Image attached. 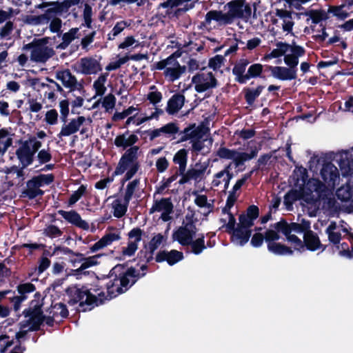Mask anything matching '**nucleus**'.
<instances>
[{"label": "nucleus", "mask_w": 353, "mask_h": 353, "mask_svg": "<svg viewBox=\"0 0 353 353\" xmlns=\"http://www.w3.org/2000/svg\"><path fill=\"white\" fill-rule=\"evenodd\" d=\"M46 81L49 82L50 84H46L44 83H42L41 84V86L42 88H48L49 90H52L54 91L57 90L60 92V94L62 95L63 97L67 98L68 95L69 94V92H65L63 88L55 81L53 79H50L49 77L46 78Z\"/></svg>", "instance_id": "47"}, {"label": "nucleus", "mask_w": 353, "mask_h": 353, "mask_svg": "<svg viewBox=\"0 0 353 353\" xmlns=\"http://www.w3.org/2000/svg\"><path fill=\"white\" fill-rule=\"evenodd\" d=\"M57 213L60 214L67 222L72 225L83 230H89V223L81 219V215L74 210L65 211L59 210Z\"/></svg>", "instance_id": "13"}, {"label": "nucleus", "mask_w": 353, "mask_h": 353, "mask_svg": "<svg viewBox=\"0 0 353 353\" xmlns=\"http://www.w3.org/2000/svg\"><path fill=\"white\" fill-rule=\"evenodd\" d=\"M301 199L300 192L296 190H290L284 196V205L287 210L292 209L293 203Z\"/></svg>", "instance_id": "42"}, {"label": "nucleus", "mask_w": 353, "mask_h": 353, "mask_svg": "<svg viewBox=\"0 0 353 353\" xmlns=\"http://www.w3.org/2000/svg\"><path fill=\"white\" fill-rule=\"evenodd\" d=\"M224 61L225 58L223 56L216 54L209 59L208 67L216 71L221 67Z\"/></svg>", "instance_id": "55"}, {"label": "nucleus", "mask_w": 353, "mask_h": 353, "mask_svg": "<svg viewBox=\"0 0 353 353\" xmlns=\"http://www.w3.org/2000/svg\"><path fill=\"white\" fill-rule=\"evenodd\" d=\"M79 29L78 28H72L68 32L63 33L62 36V42L59 44L57 48L62 50L65 49L72 41L78 38L77 34Z\"/></svg>", "instance_id": "37"}, {"label": "nucleus", "mask_w": 353, "mask_h": 353, "mask_svg": "<svg viewBox=\"0 0 353 353\" xmlns=\"http://www.w3.org/2000/svg\"><path fill=\"white\" fill-rule=\"evenodd\" d=\"M347 152H344L339 160V165L342 170H345V174H349L352 171L351 163H353V160H350L347 158Z\"/></svg>", "instance_id": "50"}, {"label": "nucleus", "mask_w": 353, "mask_h": 353, "mask_svg": "<svg viewBox=\"0 0 353 353\" xmlns=\"http://www.w3.org/2000/svg\"><path fill=\"white\" fill-rule=\"evenodd\" d=\"M116 103V98L112 93L106 95L102 101V106L105 109L106 112L114 108Z\"/></svg>", "instance_id": "59"}, {"label": "nucleus", "mask_w": 353, "mask_h": 353, "mask_svg": "<svg viewBox=\"0 0 353 353\" xmlns=\"http://www.w3.org/2000/svg\"><path fill=\"white\" fill-rule=\"evenodd\" d=\"M212 20L219 23V24H230L226 13H223L221 10H212L207 12L205 23L210 24Z\"/></svg>", "instance_id": "27"}, {"label": "nucleus", "mask_w": 353, "mask_h": 353, "mask_svg": "<svg viewBox=\"0 0 353 353\" xmlns=\"http://www.w3.org/2000/svg\"><path fill=\"white\" fill-rule=\"evenodd\" d=\"M79 259L78 261L77 260H71L72 263H73V265L75 266V263L77 261L81 262L83 261L81 266L77 268V270H72V271L74 272V275H79L81 272L83 271L84 270L92 267L97 263V261L95 259V256H90L88 258H84L83 256H79Z\"/></svg>", "instance_id": "33"}, {"label": "nucleus", "mask_w": 353, "mask_h": 353, "mask_svg": "<svg viewBox=\"0 0 353 353\" xmlns=\"http://www.w3.org/2000/svg\"><path fill=\"white\" fill-rule=\"evenodd\" d=\"M9 132L6 128L0 129V157L5 154L12 144V139L8 137Z\"/></svg>", "instance_id": "35"}, {"label": "nucleus", "mask_w": 353, "mask_h": 353, "mask_svg": "<svg viewBox=\"0 0 353 353\" xmlns=\"http://www.w3.org/2000/svg\"><path fill=\"white\" fill-rule=\"evenodd\" d=\"M140 183V179H135L132 181H130L128 184L127 185L125 192L123 196L124 201H129L132 198L133 194L136 190V188L139 186Z\"/></svg>", "instance_id": "48"}, {"label": "nucleus", "mask_w": 353, "mask_h": 353, "mask_svg": "<svg viewBox=\"0 0 353 353\" xmlns=\"http://www.w3.org/2000/svg\"><path fill=\"white\" fill-rule=\"evenodd\" d=\"M264 236L267 245H268V243H274L276 242V241H278L280 239V235L275 229L267 230L265 232Z\"/></svg>", "instance_id": "64"}, {"label": "nucleus", "mask_w": 353, "mask_h": 353, "mask_svg": "<svg viewBox=\"0 0 353 353\" xmlns=\"http://www.w3.org/2000/svg\"><path fill=\"white\" fill-rule=\"evenodd\" d=\"M42 304L39 303L37 300H32L30 302V307L23 310V314L25 317L30 319L26 321V323L21 326V328H24L27 325L31 324L28 330L30 332L39 331L41 325L45 321V315L43 314L41 309Z\"/></svg>", "instance_id": "7"}, {"label": "nucleus", "mask_w": 353, "mask_h": 353, "mask_svg": "<svg viewBox=\"0 0 353 353\" xmlns=\"http://www.w3.org/2000/svg\"><path fill=\"white\" fill-rule=\"evenodd\" d=\"M80 72L85 75L95 74L102 70L99 61L93 57H83L80 59Z\"/></svg>", "instance_id": "17"}, {"label": "nucleus", "mask_w": 353, "mask_h": 353, "mask_svg": "<svg viewBox=\"0 0 353 353\" xmlns=\"http://www.w3.org/2000/svg\"><path fill=\"white\" fill-rule=\"evenodd\" d=\"M154 252L149 248H143L140 250L137 255V259L139 261L137 265L141 263H150L154 259Z\"/></svg>", "instance_id": "44"}, {"label": "nucleus", "mask_w": 353, "mask_h": 353, "mask_svg": "<svg viewBox=\"0 0 353 353\" xmlns=\"http://www.w3.org/2000/svg\"><path fill=\"white\" fill-rule=\"evenodd\" d=\"M20 143L15 154L23 168H27L32 164L34 155L41 148L42 143L34 136H30L27 140L21 141Z\"/></svg>", "instance_id": "5"}, {"label": "nucleus", "mask_w": 353, "mask_h": 353, "mask_svg": "<svg viewBox=\"0 0 353 353\" xmlns=\"http://www.w3.org/2000/svg\"><path fill=\"white\" fill-rule=\"evenodd\" d=\"M250 61L248 59H241L234 64L232 68V74L235 77L234 81L239 84H245L251 79H265L263 74V65L261 63H252L249 65L247 72L246 68Z\"/></svg>", "instance_id": "4"}, {"label": "nucleus", "mask_w": 353, "mask_h": 353, "mask_svg": "<svg viewBox=\"0 0 353 353\" xmlns=\"http://www.w3.org/2000/svg\"><path fill=\"white\" fill-rule=\"evenodd\" d=\"M225 8L228 10L226 14L230 24L235 19L248 21L252 15L251 6L245 0H232L225 4Z\"/></svg>", "instance_id": "8"}, {"label": "nucleus", "mask_w": 353, "mask_h": 353, "mask_svg": "<svg viewBox=\"0 0 353 353\" xmlns=\"http://www.w3.org/2000/svg\"><path fill=\"white\" fill-rule=\"evenodd\" d=\"M320 248H323V250H324L325 245L321 244L317 234L310 229L303 236V252L305 249L314 252Z\"/></svg>", "instance_id": "18"}, {"label": "nucleus", "mask_w": 353, "mask_h": 353, "mask_svg": "<svg viewBox=\"0 0 353 353\" xmlns=\"http://www.w3.org/2000/svg\"><path fill=\"white\" fill-rule=\"evenodd\" d=\"M37 180L38 183L41 187L43 185H50L52 183L54 179V176L52 174H41L39 175L34 176Z\"/></svg>", "instance_id": "61"}, {"label": "nucleus", "mask_w": 353, "mask_h": 353, "mask_svg": "<svg viewBox=\"0 0 353 353\" xmlns=\"http://www.w3.org/2000/svg\"><path fill=\"white\" fill-rule=\"evenodd\" d=\"M37 158L41 165L50 161L52 157L50 152V148H48V150L42 149L38 151Z\"/></svg>", "instance_id": "60"}, {"label": "nucleus", "mask_w": 353, "mask_h": 353, "mask_svg": "<svg viewBox=\"0 0 353 353\" xmlns=\"http://www.w3.org/2000/svg\"><path fill=\"white\" fill-rule=\"evenodd\" d=\"M129 132V130H127L123 134L117 135L114 139V144L116 147L122 148L125 151L121 155L115 168L113 176L121 175L125 172L137 174L140 169L141 165L139 161L140 147L134 145L138 142L139 138L134 134L126 138Z\"/></svg>", "instance_id": "2"}, {"label": "nucleus", "mask_w": 353, "mask_h": 353, "mask_svg": "<svg viewBox=\"0 0 353 353\" xmlns=\"http://www.w3.org/2000/svg\"><path fill=\"white\" fill-rule=\"evenodd\" d=\"M189 245L191 247V252L196 254H200L205 248V236L203 234H200L199 237L196 240L192 239Z\"/></svg>", "instance_id": "39"}, {"label": "nucleus", "mask_w": 353, "mask_h": 353, "mask_svg": "<svg viewBox=\"0 0 353 353\" xmlns=\"http://www.w3.org/2000/svg\"><path fill=\"white\" fill-rule=\"evenodd\" d=\"M85 121V118L83 116H79L77 119H72L68 124L64 123L61 130L58 134L59 137H68L77 132L79 130L81 125Z\"/></svg>", "instance_id": "21"}, {"label": "nucleus", "mask_w": 353, "mask_h": 353, "mask_svg": "<svg viewBox=\"0 0 353 353\" xmlns=\"http://www.w3.org/2000/svg\"><path fill=\"white\" fill-rule=\"evenodd\" d=\"M274 77L281 81H290L296 79L297 74L295 70L283 66H276Z\"/></svg>", "instance_id": "29"}, {"label": "nucleus", "mask_w": 353, "mask_h": 353, "mask_svg": "<svg viewBox=\"0 0 353 353\" xmlns=\"http://www.w3.org/2000/svg\"><path fill=\"white\" fill-rule=\"evenodd\" d=\"M65 8V3H61V2L58 1H53L52 6L47 8L45 12L42 14L45 23H48L51 19L58 18V15H61L63 12H66L67 11Z\"/></svg>", "instance_id": "24"}, {"label": "nucleus", "mask_w": 353, "mask_h": 353, "mask_svg": "<svg viewBox=\"0 0 353 353\" xmlns=\"http://www.w3.org/2000/svg\"><path fill=\"white\" fill-rule=\"evenodd\" d=\"M188 161V151L185 149L179 150L173 157V162L179 165L178 170L181 173L185 172Z\"/></svg>", "instance_id": "36"}, {"label": "nucleus", "mask_w": 353, "mask_h": 353, "mask_svg": "<svg viewBox=\"0 0 353 353\" xmlns=\"http://www.w3.org/2000/svg\"><path fill=\"white\" fill-rule=\"evenodd\" d=\"M43 234L49 238L54 239L61 236L63 232L57 225H49L44 229Z\"/></svg>", "instance_id": "53"}, {"label": "nucleus", "mask_w": 353, "mask_h": 353, "mask_svg": "<svg viewBox=\"0 0 353 353\" xmlns=\"http://www.w3.org/2000/svg\"><path fill=\"white\" fill-rule=\"evenodd\" d=\"M179 55L176 56L178 57ZM174 67H168L164 70V76L168 78L170 81L174 82L179 79L181 74L185 71V66H181L179 63L175 59V61L172 64Z\"/></svg>", "instance_id": "26"}, {"label": "nucleus", "mask_w": 353, "mask_h": 353, "mask_svg": "<svg viewBox=\"0 0 353 353\" xmlns=\"http://www.w3.org/2000/svg\"><path fill=\"white\" fill-rule=\"evenodd\" d=\"M41 186L33 176L26 182V188L22 192V196L32 200L37 196H41L44 194V191L40 189Z\"/></svg>", "instance_id": "23"}, {"label": "nucleus", "mask_w": 353, "mask_h": 353, "mask_svg": "<svg viewBox=\"0 0 353 353\" xmlns=\"http://www.w3.org/2000/svg\"><path fill=\"white\" fill-rule=\"evenodd\" d=\"M183 225L174 230L172 233V239L176 241L182 246H188L192 239V232L189 231L186 224L183 222Z\"/></svg>", "instance_id": "22"}, {"label": "nucleus", "mask_w": 353, "mask_h": 353, "mask_svg": "<svg viewBox=\"0 0 353 353\" xmlns=\"http://www.w3.org/2000/svg\"><path fill=\"white\" fill-rule=\"evenodd\" d=\"M145 275L146 272H140L134 267L127 268V264H117L105 277L109 279L105 285L108 296L112 299L126 292Z\"/></svg>", "instance_id": "1"}, {"label": "nucleus", "mask_w": 353, "mask_h": 353, "mask_svg": "<svg viewBox=\"0 0 353 353\" xmlns=\"http://www.w3.org/2000/svg\"><path fill=\"white\" fill-rule=\"evenodd\" d=\"M129 203V201L123 200V203H121L119 200H116L112 204L114 216L118 219L123 217L128 210Z\"/></svg>", "instance_id": "43"}, {"label": "nucleus", "mask_w": 353, "mask_h": 353, "mask_svg": "<svg viewBox=\"0 0 353 353\" xmlns=\"http://www.w3.org/2000/svg\"><path fill=\"white\" fill-rule=\"evenodd\" d=\"M138 249V244L130 240L128 242L126 247H123L121 254L123 256H132Z\"/></svg>", "instance_id": "56"}, {"label": "nucleus", "mask_w": 353, "mask_h": 353, "mask_svg": "<svg viewBox=\"0 0 353 353\" xmlns=\"http://www.w3.org/2000/svg\"><path fill=\"white\" fill-rule=\"evenodd\" d=\"M265 86L262 85H259L255 89L244 88L243 92L244 93V99L247 104L252 106L254 103L256 99L260 96Z\"/></svg>", "instance_id": "28"}, {"label": "nucleus", "mask_w": 353, "mask_h": 353, "mask_svg": "<svg viewBox=\"0 0 353 353\" xmlns=\"http://www.w3.org/2000/svg\"><path fill=\"white\" fill-rule=\"evenodd\" d=\"M192 82L194 84L195 90L199 93H202L209 89L214 88L218 85V81L212 72L196 74L193 76Z\"/></svg>", "instance_id": "9"}, {"label": "nucleus", "mask_w": 353, "mask_h": 353, "mask_svg": "<svg viewBox=\"0 0 353 353\" xmlns=\"http://www.w3.org/2000/svg\"><path fill=\"white\" fill-rule=\"evenodd\" d=\"M36 287L31 283L19 284L17 286L18 293L22 296H26V294L35 291Z\"/></svg>", "instance_id": "63"}, {"label": "nucleus", "mask_w": 353, "mask_h": 353, "mask_svg": "<svg viewBox=\"0 0 353 353\" xmlns=\"http://www.w3.org/2000/svg\"><path fill=\"white\" fill-rule=\"evenodd\" d=\"M259 148L254 146L251 148L250 153L238 152L236 150H231L225 147H220L216 151V155L220 159L232 160L236 168L243 165L245 161L255 158L259 152Z\"/></svg>", "instance_id": "6"}, {"label": "nucleus", "mask_w": 353, "mask_h": 353, "mask_svg": "<svg viewBox=\"0 0 353 353\" xmlns=\"http://www.w3.org/2000/svg\"><path fill=\"white\" fill-rule=\"evenodd\" d=\"M323 182L330 188H334L339 179V171L332 162H325L320 170Z\"/></svg>", "instance_id": "10"}, {"label": "nucleus", "mask_w": 353, "mask_h": 353, "mask_svg": "<svg viewBox=\"0 0 353 353\" xmlns=\"http://www.w3.org/2000/svg\"><path fill=\"white\" fill-rule=\"evenodd\" d=\"M290 233L292 232L301 234L307 232L310 229V221L302 219L301 223L292 222L290 223Z\"/></svg>", "instance_id": "41"}, {"label": "nucleus", "mask_w": 353, "mask_h": 353, "mask_svg": "<svg viewBox=\"0 0 353 353\" xmlns=\"http://www.w3.org/2000/svg\"><path fill=\"white\" fill-rule=\"evenodd\" d=\"M38 263L39 265L35 268V271L37 272L38 275H40L50 267L51 261L48 257L41 256L39 259Z\"/></svg>", "instance_id": "62"}, {"label": "nucleus", "mask_w": 353, "mask_h": 353, "mask_svg": "<svg viewBox=\"0 0 353 353\" xmlns=\"http://www.w3.org/2000/svg\"><path fill=\"white\" fill-rule=\"evenodd\" d=\"M345 5L340 6H330L328 8L327 12L333 14L334 16L336 17L339 19H345L350 16V14L343 10Z\"/></svg>", "instance_id": "46"}, {"label": "nucleus", "mask_w": 353, "mask_h": 353, "mask_svg": "<svg viewBox=\"0 0 353 353\" xmlns=\"http://www.w3.org/2000/svg\"><path fill=\"white\" fill-rule=\"evenodd\" d=\"M301 14L305 16H308L310 19L312 20V23L314 24H318L321 21H325L329 18L327 12H326L324 10L321 9L310 10Z\"/></svg>", "instance_id": "34"}, {"label": "nucleus", "mask_w": 353, "mask_h": 353, "mask_svg": "<svg viewBox=\"0 0 353 353\" xmlns=\"http://www.w3.org/2000/svg\"><path fill=\"white\" fill-rule=\"evenodd\" d=\"M47 312H48L50 314H53V316H55L56 317L60 316L63 319L67 318L69 315L66 305L63 303H57L54 305H52L51 308H50Z\"/></svg>", "instance_id": "38"}, {"label": "nucleus", "mask_w": 353, "mask_h": 353, "mask_svg": "<svg viewBox=\"0 0 353 353\" xmlns=\"http://www.w3.org/2000/svg\"><path fill=\"white\" fill-rule=\"evenodd\" d=\"M144 132H147L146 134L149 137L150 141H152L157 137H159L162 133L165 134L167 137L174 136L179 132V128L176 123L170 122L159 128L144 130Z\"/></svg>", "instance_id": "15"}, {"label": "nucleus", "mask_w": 353, "mask_h": 353, "mask_svg": "<svg viewBox=\"0 0 353 353\" xmlns=\"http://www.w3.org/2000/svg\"><path fill=\"white\" fill-rule=\"evenodd\" d=\"M127 21H118L113 27L111 32L108 34L109 40H113L115 37L119 35L127 26H128Z\"/></svg>", "instance_id": "51"}, {"label": "nucleus", "mask_w": 353, "mask_h": 353, "mask_svg": "<svg viewBox=\"0 0 353 353\" xmlns=\"http://www.w3.org/2000/svg\"><path fill=\"white\" fill-rule=\"evenodd\" d=\"M54 54V50L52 48L36 45L34 49L31 51L30 59L35 62L45 63Z\"/></svg>", "instance_id": "20"}, {"label": "nucleus", "mask_w": 353, "mask_h": 353, "mask_svg": "<svg viewBox=\"0 0 353 353\" xmlns=\"http://www.w3.org/2000/svg\"><path fill=\"white\" fill-rule=\"evenodd\" d=\"M208 131H209L208 128H205L202 125L196 127L195 123L190 124L183 130L180 132L181 137L179 142H184L188 140H192L194 138H203Z\"/></svg>", "instance_id": "16"}, {"label": "nucleus", "mask_w": 353, "mask_h": 353, "mask_svg": "<svg viewBox=\"0 0 353 353\" xmlns=\"http://www.w3.org/2000/svg\"><path fill=\"white\" fill-rule=\"evenodd\" d=\"M167 241V237L161 233L154 235L148 244L144 245V248H149L155 252L163 242Z\"/></svg>", "instance_id": "45"}, {"label": "nucleus", "mask_w": 353, "mask_h": 353, "mask_svg": "<svg viewBox=\"0 0 353 353\" xmlns=\"http://www.w3.org/2000/svg\"><path fill=\"white\" fill-rule=\"evenodd\" d=\"M232 234L236 236V239H239L241 245H243L249 241L252 235V230L237 226Z\"/></svg>", "instance_id": "40"}, {"label": "nucleus", "mask_w": 353, "mask_h": 353, "mask_svg": "<svg viewBox=\"0 0 353 353\" xmlns=\"http://www.w3.org/2000/svg\"><path fill=\"white\" fill-rule=\"evenodd\" d=\"M86 187L81 185L79 187L78 190L74 192L69 198L68 205H72L76 203L81 197L85 193Z\"/></svg>", "instance_id": "54"}, {"label": "nucleus", "mask_w": 353, "mask_h": 353, "mask_svg": "<svg viewBox=\"0 0 353 353\" xmlns=\"http://www.w3.org/2000/svg\"><path fill=\"white\" fill-rule=\"evenodd\" d=\"M271 227L275 229L278 233L281 232L285 236L290 233V223L285 219H281L277 223L271 225Z\"/></svg>", "instance_id": "49"}, {"label": "nucleus", "mask_w": 353, "mask_h": 353, "mask_svg": "<svg viewBox=\"0 0 353 353\" xmlns=\"http://www.w3.org/2000/svg\"><path fill=\"white\" fill-rule=\"evenodd\" d=\"M66 302L70 306L78 304L79 310L87 312L103 303L105 293L99 288L88 285L72 284L65 290Z\"/></svg>", "instance_id": "3"}, {"label": "nucleus", "mask_w": 353, "mask_h": 353, "mask_svg": "<svg viewBox=\"0 0 353 353\" xmlns=\"http://www.w3.org/2000/svg\"><path fill=\"white\" fill-rule=\"evenodd\" d=\"M267 248L270 252L278 256L292 255L294 254V251L290 247L281 243H268Z\"/></svg>", "instance_id": "31"}, {"label": "nucleus", "mask_w": 353, "mask_h": 353, "mask_svg": "<svg viewBox=\"0 0 353 353\" xmlns=\"http://www.w3.org/2000/svg\"><path fill=\"white\" fill-rule=\"evenodd\" d=\"M167 10L165 11V13L162 14L163 17H168L172 19L174 18L178 19L183 13L186 12L188 8H176L175 10H172V8H166Z\"/></svg>", "instance_id": "58"}, {"label": "nucleus", "mask_w": 353, "mask_h": 353, "mask_svg": "<svg viewBox=\"0 0 353 353\" xmlns=\"http://www.w3.org/2000/svg\"><path fill=\"white\" fill-rule=\"evenodd\" d=\"M174 205L171 198H161L160 200H154L152 208L150 209V214L155 212H168V210L173 209Z\"/></svg>", "instance_id": "30"}, {"label": "nucleus", "mask_w": 353, "mask_h": 353, "mask_svg": "<svg viewBox=\"0 0 353 353\" xmlns=\"http://www.w3.org/2000/svg\"><path fill=\"white\" fill-rule=\"evenodd\" d=\"M305 184V190L308 194L316 192L319 194H322L325 191V183L321 181L318 179L312 178L308 179Z\"/></svg>", "instance_id": "32"}, {"label": "nucleus", "mask_w": 353, "mask_h": 353, "mask_svg": "<svg viewBox=\"0 0 353 353\" xmlns=\"http://www.w3.org/2000/svg\"><path fill=\"white\" fill-rule=\"evenodd\" d=\"M293 14H296L298 17L302 14L301 13H296L283 8H276L275 10V15L283 20L282 29L287 33L293 34L292 30L294 25V22L292 19Z\"/></svg>", "instance_id": "19"}, {"label": "nucleus", "mask_w": 353, "mask_h": 353, "mask_svg": "<svg viewBox=\"0 0 353 353\" xmlns=\"http://www.w3.org/2000/svg\"><path fill=\"white\" fill-rule=\"evenodd\" d=\"M285 237L288 241L290 242L293 245L295 250L303 252V241H301L295 234H292L291 233L288 234Z\"/></svg>", "instance_id": "57"}, {"label": "nucleus", "mask_w": 353, "mask_h": 353, "mask_svg": "<svg viewBox=\"0 0 353 353\" xmlns=\"http://www.w3.org/2000/svg\"><path fill=\"white\" fill-rule=\"evenodd\" d=\"M69 105L68 99H63L59 102L61 120L64 123L68 121V117L70 113Z\"/></svg>", "instance_id": "52"}, {"label": "nucleus", "mask_w": 353, "mask_h": 353, "mask_svg": "<svg viewBox=\"0 0 353 353\" xmlns=\"http://www.w3.org/2000/svg\"><path fill=\"white\" fill-rule=\"evenodd\" d=\"M184 258L183 253L176 250H171L170 251L161 250L154 258L157 263H162L166 261L170 266L175 265L178 262L182 261Z\"/></svg>", "instance_id": "14"}, {"label": "nucleus", "mask_w": 353, "mask_h": 353, "mask_svg": "<svg viewBox=\"0 0 353 353\" xmlns=\"http://www.w3.org/2000/svg\"><path fill=\"white\" fill-rule=\"evenodd\" d=\"M55 77L57 80L61 81L65 88H69V92L83 89L82 84L78 83L76 77L72 74L69 69L57 71Z\"/></svg>", "instance_id": "12"}, {"label": "nucleus", "mask_w": 353, "mask_h": 353, "mask_svg": "<svg viewBox=\"0 0 353 353\" xmlns=\"http://www.w3.org/2000/svg\"><path fill=\"white\" fill-rule=\"evenodd\" d=\"M207 168L208 164L196 163L194 168H190L184 172V174H183V177H181L179 183L183 185L188 183L190 180L201 181L204 178Z\"/></svg>", "instance_id": "11"}, {"label": "nucleus", "mask_w": 353, "mask_h": 353, "mask_svg": "<svg viewBox=\"0 0 353 353\" xmlns=\"http://www.w3.org/2000/svg\"><path fill=\"white\" fill-rule=\"evenodd\" d=\"M185 102V96L180 93L173 94L171 98L168 100L166 112L169 114H174L178 112Z\"/></svg>", "instance_id": "25"}]
</instances>
